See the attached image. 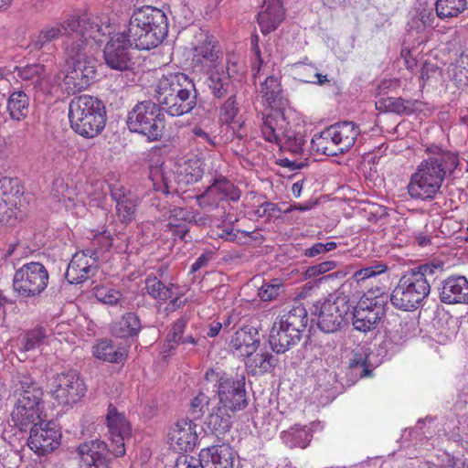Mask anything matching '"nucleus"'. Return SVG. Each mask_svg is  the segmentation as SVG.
Wrapping results in <instances>:
<instances>
[{"mask_svg":"<svg viewBox=\"0 0 468 468\" xmlns=\"http://www.w3.org/2000/svg\"><path fill=\"white\" fill-rule=\"evenodd\" d=\"M360 133L359 126L350 121L336 122L325 129V135L333 139L340 154L354 146Z\"/></svg>","mask_w":468,"mask_h":468,"instance_id":"nucleus-26","label":"nucleus"},{"mask_svg":"<svg viewBox=\"0 0 468 468\" xmlns=\"http://www.w3.org/2000/svg\"><path fill=\"white\" fill-rule=\"evenodd\" d=\"M199 457L203 468H234L236 452L228 443H221L202 449Z\"/></svg>","mask_w":468,"mask_h":468,"instance_id":"nucleus-24","label":"nucleus"},{"mask_svg":"<svg viewBox=\"0 0 468 468\" xmlns=\"http://www.w3.org/2000/svg\"><path fill=\"white\" fill-rule=\"evenodd\" d=\"M75 26H78V24L69 16L62 21L48 24L36 36L31 37L29 46L33 50H41L48 47L53 41L63 37L62 48L65 56L72 58L77 55L80 48L83 46L81 43H78L73 36L72 31H74Z\"/></svg>","mask_w":468,"mask_h":468,"instance_id":"nucleus-10","label":"nucleus"},{"mask_svg":"<svg viewBox=\"0 0 468 468\" xmlns=\"http://www.w3.org/2000/svg\"><path fill=\"white\" fill-rule=\"evenodd\" d=\"M239 112V104L237 101L236 95L230 94L228 99L220 106L219 117L220 120L228 124L231 125L233 130H237L238 133L242 129L244 122L238 117ZM244 135L238 133L237 137L241 139Z\"/></svg>","mask_w":468,"mask_h":468,"instance_id":"nucleus-37","label":"nucleus"},{"mask_svg":"<svg viewBox=\"0 0 468 468\" xmlns=\"http://www.w3.org/2000/svg\"><path fill=\"white\" fill-rule=\"evenodd\" d=\"M111 197L115 202V215L118 220L127 226L136 216L139 200L137 197L122 186L111 187Z\"/></svg>","mask_w":468,"mask_h":468,"instance_id":"nucleus-22","label":"nucleus"},{"mask_svg":"<svg viewBox=\"0 0 468 468\" xmlns=\"http://www.w3.org/2000/svg\"><path fill=\"white\" fill-rule=\"evenodd\" d=\"M16 77L23 81L26 87L34 90L51 92V82H46L45 66L41 64H30L24 67H16Z\"/></svg>","mask_w":468,"mask_h":468,"instance_id":"nucleus-28","label":"nucleus"},{"mask_svg":"<svg viewBox=\"0 0 468 468\" xmlns=\"http://www.w3.org/2000/svg\"><path fill=\"white\" fill-rule=\"evenodd\" d=\"M97 270L98 266L90 263L86 253H76L68 266L65 277L69 283L78 284L94 276Z\"/></svg>","mask_w":468,"mask_h":468,"instance_id":"nucleus-29","label":"nucleus"},{"mask_svg":"<svg viewBox=\"0 0 468 468\" xmlns=\"http://www.w3.org/2000/svg\"><path fill=\"white\" fill-rule=\"evenodd\" d=\"M452 79L459 87L468 85V55L462 56L454 65Z\"/></svg>","mask_w":468,"mask_h":468,"instance_id":"nucleus-57","label":"nucleus"},{"mask_svg":"<svg viewBox=\"0 0 468 468\" xmlns=\"http://www.w3.org/2000/svg\"><path fill=\"white\" fill-rule=\"evenodd\" d=\"M65 58L69 69L67 72L59 71L54 76L51 81L52 90L74 94L86 90L96 78V59L88 55V52H83V46L74 58Z\"/></svg>","mask_w":468,"mask_h":468,"instance_id":"nucleus-7","label":"nucleus"},{"mask_svg":"<svg viewBox=\"0 0 468 468\" xmlns=\"http://www.w3.org/2000/svg\"><path fill=\"white\" fill-rule=\"evenodd\" d=\"M282 291V282L275 279L268 283H264L258 290V295L264 302L271 301L276 298Z\"/></svg>","mask_w":468,"mask_h":468,"instance_id":"nucleus-58","label":"nucleus"},{"mask_svg":"<svg viewBox=\"0 0 468 468\" xmlns=\"http://www.w3.org/2000/svg\"><path fill=\"white\" fill-rule=\"evenodd\" d=\"M49 275L47 268L40 262L25 263L15 272L14 290L23 298H35L48 287Z\"/></svg>","mask_w":468,"mask_h":468,"instance_id":"nucleus-12","label":"nucleus"},{"mask_svg":"<svg viewBox=\"0 0 468 468\" xmlns=\"http://www.w3.org/2000/svg\"><path fill=\"white\" fill-rule=\"evenodd\" d=\"M133 46L125 32L114 34L103 48L105 64L112 69L124 71L132 69L129 48Z\"/></svg>","mask_w":468,"mask_h":468,"instance_id":"nucleus-18","label":"nucleus"},{"mask_svg":"<svg viewBox=\"0 0 468 468\" xmlns=\"http://www.w3.org/2000/svg\"><path fill=\"white\" fill-rule=\"evenodd\" d=\"M52 396L58 404L72 406L86 394L87 387L77 370L57 374L53 380Z\"/></svg>","mask_w":468,"mask_h":468,"instance_id":"nucleus-14","label":"nucleus"},{"mask_svg":"<svg viewBox=\"0 0 468 468\" xmlns=\"http://www.w3.org/2000/svg\"><path fill=\"white\" fill-rule=\"evenodd\" d=\"M311 144L313 149L325 155L336 156L340 154L336 149L337 146L333 143V139L327 138L325 135V130H324L319 135H315L312 139Z\"/></svg>","mask_w":468,"mask_h":468,"instance_id":"nucleus-53","label":"nucleus"},{"mask_svg":"<svg viewBox=\"0 0 468 468\" xmlns=\"http://www.w3.org/2000/svg\"><path fill=\"white\" fill-rule=\"evenodd\" d=\"M106 425L111 441L112 454L122 457L125 454V441L131 438V425L124 414L110 404L106 414Z\"/></svg>","mask_w":468,"mask_h":468,"instance_id":"nucleus-17","label":"nucleus"},{"mask_svg":"<svg viewBox=\"0 0 468 468\" xmlns=\"http://www.w3.org/2000/svg\"><path fill=\"white\" fill-rule=\"evenodd\" d=\"M260 345V335L256 327L244 325L237 330L229 341L232 353L240 357L252 356Z\"/></svg>","mask_w":468,"mask_h":468,"instance_id":"nucleus-27","label":"nucleus"},{"mask_svg":"<svg viewBox=\"0 0 468 468\" xmlns=\"http://www.w3.org/2000/svg\"><path fill=\"white\" fill-rule=\"evenodd\" d=\"M167 33L168 22L165 14L151 5H144L133 13L125 32L135 48L145 50L156 48Z\"/></svg>","mask_w":468,"mask_h":468,"instance_id":"nucleus-4","label":"nucleus"},{"mask_svg":"<svg viewBox=\"0 0 468 468\" xmlns=\"http://www.w3.org/2000/svg\"><path fill=\"white\" fill-rule=\"evenodd\" d=\"M336 267V262L334 261H326L319 264L310 266L306 270V275L308 277H316L324 274L329 271L334 270Z\"/></svg>","mask_w":468,"mask_h":468,"instance_id":"nucleus-63","label":"nucleus"},{"mask_svg":"<svg viewBox=\"0 0 468 468\" xmlns=\"http://www.w3.org/2000/svg\"><path fill=\"white\" fill-rule=\"evenodd\" d=\"M51 197L67 208L74 206V200L69 196V189L68 184L63 178H57L53 181Z\"/></svg>","mask_w":468,"mask_h":468,"instance_id":"nucleus-52","label":"nucleus"},{"mask_svg":"<svg viewBox=\"0 0 468 468\" xmlns=\"http://www.w3.org/2000/svg\"><path fill=\"white\" fill-rule=\"evenodd\" d=\"M301 339V336L289 332L274 322L269 335V343L271 349L277 354H283L292 346H295Z\"/></svg>","mask_w":468,"mask_h":468,"instance_id":"nucleus-34","label":"nucleus"},{"mask_svg":"<svg viewBox=\"0 0 468 468\" xmlns=\"http://www.w3.org/2000/svg\"><path fill=\"white\" fill-rule=\"evenodd\" d=\"M143 325L139 316L133 312H129L121 316L112 325V334L115 337L129 339L136 337Z\"/></svg>","mask_w":468,"mask_h":468,"instance_id":"nucleus-33","label":"nucleus"},{"mask_svg":"<svg viewBox=\"0 0 468 468\" xmlns=\"http://www.w3.org/2000/svg\"><path fill=\"white\" fill-rule=\"evenodd\" d=\"M69 17L78 24L74 27L72 33L78 43L83 45V52H87L90 40L100 42L102 37L111 35L113 28L109 15L105 13L85 14L81 16H70Z\"/></svg>","mask_w":468,"mask_h":468,"instance_id":"nucleus-13","label":"nucleus"},{"mask_svg":"<svg viewBox=\"0 0 468 468\" xmlns=\"http://www.w3.org/2000/svg\"><path fill=\"white\" fill-rule=\"evenodd\" d=\"M11 388L15 399L11 411L14 424L23 430L40 420L44 408V392L37 381L29 375L18 374L13 378Z\"/></svg>","mask_w":468,"mask_h":468,"instance_id":"nucleus-5","label":"nucleus"},{"mask_svg":"<svg viewBox=\"0 0 468 468\" xmlns=\"http://www.w3.org/2000/svg\"><path fill=\"white\" fill-rule=\"evenodd\" d=\"M337 247L335 241H329L326 243L317 242L314 244L312 247L307 248L303 251V255L308 258H314L324 254L325 252L331 251Z\"/></svg>","mask_w":468,"mask_h":468,"instance_id":"nucleus-61","label":"nucleus"},{"mask_svg":"<svg viewBox=\"0 0 468 468\" xmlns=\"http://www.w3.org/2000/svg\"><path fill=\"white\" fill-rule=\"evenodd\" d=\"M173 176L172 170L167 169L165 164L152 166L150 170V178L153 180L155 190L165 194L169 193Z\"/></svg>","mask_w":468,"mask_h":468,"instance_id":"nucleus-46","label":"nucleus"},{"mask_svg":"<svg viewBox=\"0 0 468 468\" xmlns=\"http://www.w3.org/2000/svg\"><path fill=\"white\" fill-rule=\"evenodd\" d=\"M222 201L223 199L221 198L218 191L210 192V185L206 188V190L202 194L197 196V205L204 208H217L218 207L220 202Z\"/></svg>","mask_w":468,"mask_h":468,"instance_id":"nucleus-56","label":"nucleus"},{"mask_svg":"<svg viewBox=\"0 0 468 468\" xmlns=\"http://www.w3.org/2000/svg\"><path fill=\"white\" fill-rule=\"evenodd\" d=\"M201 458L183 455L176 459L174 468H203Z\"/></svg>","mask_w":468,"mask_h":468,"instance_id":"nucleus-64","label":"nucleus"},{"mask_svg":"<svg viewBox=\"0 0 468 468\" xmlns=\"http://www.w3.org/2000/svg\"><path fill=\"white\" fill-rule=\"evenodd\" d=\"M47 337V330L37 326L26 332L21 340L22 350L30 351L39 347Z\"/></svg>","mask_w":468,"mask_h":468,"instance_id":"nucleus-50","label":"nucleus"},{"mask_svg":"<svg viewBox=\"0 0 468 468\" xmlns=\"http://www.w3.org/2000/svg\"><path fill=\"white\" fill-rule=\"evenodd\" d=\"M305 144V140L301 134L294 133H285L284 140L282 144H279L282 148H286L293 154H300L303 152V147Z\"/></svg>","mask_w":468,"mask_h":468,"instance_id":"nucleus-59","label":"nucleus"},{"mask_svg":"<svg viewBox=\"0 0 468 468\" xmlns=\"http://www.w3.org/2000/svg\"><path fill=\"white\" fill-rule=\"evenodd\" d=\"M426 156L410 177L407 190L412 199L431 201L441 193V186L460 165L459 155L436 144L425 147Z\"/></svg>","mask_w":468,"mask_h":468,"instance_id":"nucleus-1","label":"nucleus"},{"mask_svg":"<svg viewBox=\"0 0 468 468\" xmlns=\"http://www.w3.org/2000/svg\"><path fill=\"white\" fill-rule=\"evenodd\" d=\"M284 108L272 107L262 113L260 125L262 137L270 143L282 144L286 133L287 121Z\"/></svg>","mask_w":468,"mask_h":468,"instance_id":"nucleus-19","label":"nucleus"},{"mask_svg":"<svg viewBox=\"0 0 468 468\" xmlns=\"http://www.w3.org/2000/svg\"><path fill=\"white\" fill-rule=\"evenodd\" d=\"M421 103L418 100H405L401 97L380 98L376 102L379 112H388L399 115H410L420 110Z\"/></svg>","mask_w":468,"mask_h":468,"instance_id":"nucleus-32","label":"nucleus"},{"mask_svg":"<svg viewBox=\"0 0 468 468\" xmlns=\"http://www.w3.org/2000/svg\"><path fill=\"white\" fill-rule=\"evenodd\" d=\"M351 309L352 303L347 295L344 293L330 294L322 303H317L314 305L318 328L325 334L339 331L346 324Z\"/></svg>","mask_w":468,"mask_h":468,"instance_id":"nucleus-9","label":"nucleus"},{"mask_svg":"<svg viewBox=\"0 0 468 468\" xmlns=\"http://www.w3.org/2000/svg\"><path fill=\"white\" fill-rule=\"evenodd\" d=\"M368 354L367 349L359 347L352 352V357L349 360L348 374L356 378H362L371 374L372 370L367 364Z\"/></svg>","mask_w":468,"mask_h":468,"instance_id":"nucleus-45","label":"nucleus"},{"mask_svg":"<svg viewBox=\"0 0 468 468\" xmlns=\"http://www.w3.org/2000/svg\"><path fill=\"white\" fill-rule=\"evenodd\" d=\"M93 356L109 363H122L126 357L123 348H115L111 341L102 340L93 346Z\"/></svg>","mask_w":468,"mask_h":468,"instance_id":"nucleus-43","label":"nucleus"},{"mask_svg":"<svg viewBox=\"0 0 468 468\" xmlns=\"http://www.w3.org/2000/svg\"><path fill=\"white\" fill-rule=\"evenodd\" d=\"M217 395L219 404L229 410L240 411L247 408L245 378H233L223 374L217 380Z\"/></svg>","mask_w":468,"mask_h":468,"instance_id":"nucleus-15","label":"nucleus"},{"mask_svg":"<svg viewBox=\"0 0 468 468\" xmlns=\"http://www.w3.org/2000/svg\"><path fill=\"white\" fill-rule=\"evenodd\" d=\"M189 213L182 207H175L170 211L165 230L171 232L175 238L184 240L189 231Z\"/></svg>","mask_w":468,"mask_h":468,"instance_id":"nucleus-38","label":"nucleus"},{"mask_svg":"<svg viewBox=\"0 0 468 468\" xmlns=\"http://www.w3.org/2000/svg\"><path fill=\"white\" fill-rule=\"evenodd\" d=\"M160 106L151 101L137 103L127 117L131 132L140 133L154 142L159 140L165 129V121Z\"/></svg>","mask_w":468,"mask_h":468,"instance_id":"nucleus-8","label":"nucleus"},{"mask_svg":"<svg viewBox=\"0 0 468 468\" xmlns=\"http://www.w3.org/2000/svg\"><path fill=\"white\" fill-rule=\"evenodd\" d=\"M186 176L188 183L199 181L203 176V170L199 160H190L185 168Z\"/></svg>","mask_w":468,"mask_h":468,"instance_id":"nucleus-62","label":"nucleus"},{"mask_svg":"<svg viewBox=\"0 0 468 468\" xmlns=\"http://www.w3.org/2000/svg\"><path fill=\"white\" fill-rule=\"evenodd\" d=\"M442 271L440 264L426 263L403 274L390 294L393 306L403 311L418 309L431 292V282Z\"/></svg>","mask_w":468,"mask_h":468,"instance_id":"nucleus-3","label":"nucleus"},{"mask_svg":"<svg viewBox=\"0 0 468 468\" xmlns=\"http://www.w3.org/2000/svg\"><path fill=\"white\" fill-rule=\"evenodd\" d=\"M78 455L89 468H111L112 448L100 439L80 443L77 448Z\"/></svg>","mask_w":468,"mask_h":468,"instance_id":"nucleus-20","label":"nucleus"},{"mask_svg":"<svg viewBox=\"0 0 468 468\" xmlns=\"http://www.w3.org/2000/svg\"><path fill=\"white\" fill-rule=\"evenodd\" d=\"M283 18L281 0H264L261 10L258 15L261 31L266 35L274 31Z\"/></svg>","mask_w":468,"mask_h":468,"instance_id":"nucleus-31","label":"nucleus"},{"mask_svg":"<svg viewBox=\"0 0 468 468\" xmlns=\"http://www.w3.org/2000/svg\"><path fill=\"white\" fill-rule=\"evenodd\" d=\"M260 93L270 108H284L287 101L283 99L280 78L276 75L268 76L260 87Z\"/></svg>","mask_w":468,"mask_h":468,"instance_id":"nucleus-35","label":"nucleus"},{"mask_svg":"<svg viewBox=\"0 0 468 468\" xmlns=\"http://www.w3.org/2000/svg\"><path fill=\"white\" fill-rule=\"evenodd\" d=\"M218 191L225 200L236 202L240 198V190L221 174H216L210 183V192Z\"/></svg>","mask_w":468,"mask_h":468,"instance_id":"nucleus-42","label":"nucleus"},{"mask_svg":"<svg viewBox=\"0 0 468 468\" xmlns=\"http://www.w3.org/2000/svg\"><path fill=\"white\" fill-rule=\"evenodd\" d=\"M22 187L17 178L0 179V223H8L20 201Z\"/></svg>","mask_w":468,"mask_h":468,"instance_id":"nucleus-21","label":"nucleus"},{"mask_svg":"<svg viewBox=\"0 0 468 468\" xmlns=\"http://www.w3.org/2000/svg\"><path fill=\"white\" fill-rule=\"evenodd\" d=\"M388 296L364 294L356 305L352 304V324L356 330L363 333L373 331L384 319L387 313Z\"/></svg>","mask_w":468,"mask_h":468,"instance_id":"nucleus-11","label":"nucleus"},{"mask_svg":"<svg viewBox=\"0 0 468 468\" xmlns=\"http://www.w3.org/2000/svg\"><path fill=\"white\" fill-rule=\"evenodd\" d=\"M467 8V0H437L435 3L436 16L441 20L458 17Z\"/></svg>","mask_w":468,"mask_h":468,"instance_id":"nucleus-44","label":"nucleus"},{"mask_svg":"<svg viewBox=\"0 0 468 468\" xmlns=\"http://www.w3.org/2000/svg\"><path fill=\"white\" fill-rule=\"evenodd\" d=\"M235 412L236 411L229 410L218 403L208 414L206 424L212 431L224 433L230 429L232 425V416Z\"/></svg>","mask_w":468,"mask_h":468,"instance_id":"nucleus-39","label":"nucleus"},{"mask_svg":"<svg viewBox=\"0 0 468 468\" xmlns=\"http://www.w3.org/2000/svg\"><path fill=\"white\" fill-rule=\"evenodd\" d=\"M209 397L203 392H199L191 399L189 413L193 420H199L203 417L209 405Z\"/></svg>","mask_w":468,"mask_h":468,"instance_id":"nucleus-55","label":"nucleus"},{"mask_svg":"<svg viewBox=\"0 0 468 468\" xmlns=\"http://www.w3.org/2000/svg\"><path fill=\"white\" fill-rule=\"evenodd\" d=\"M439 298L446 304H468V280L461 275L443 280L439 287Z\"/></svg>","mask_w":468,"mask_h":468,"instance_id":"nucleus-25","label":"nucleus"},{"mask_svg":"<svg viewBox=\"0 0 468 468\" xmlns=\"http://www.w3.org/2000/svg\"><path fill=\"white\" fill-rule=\"evenodd\" d=\"M145 289L149 295L159 301H166L173 296V284L165 285L155 276H148Z\"/></svg>","mask_w":468,"mask_h":468,"instance_id":"nucleus-48","label":"nucleus"},{"mask_svg":"<svg viewBox=\"0 0 468 468\" xmlns=\"http://www.w3.org/2000/svg\"><path fill=\"white\" fill-rule=\"evenodd\" d=\"M154 98L162 111L173 117L190 112L197 105L193 80L183 72L164 74L156 82Z\"/></svg>","mask_w":468,"mask_h":468,"instance_id":"nucleus-2","label":"nucleus"},{"mask_svg":"<svg viewBox=\"0 0 468 468\" xmlns=\"http://www.w3.org/2000/svg\"><path fill=\"white\" fill-rule=\"evenodd\" d=\"M61 432L53 421L40 420L30 429L28 447L37 455L45 456L60 445Z\"/></svg>","mask_w":468,"mask_h":468,"instance_id":"nucleus-16","label":"nucleus"},{"mask_svg":"<svg viewBox=\"0 0 468 468\" xmlns=\"http://www.w3.org/2000/svg\"><path fill=\"white\" fill-rule=\"evenodd\" d=\"M388 270L386 264L383 263H375L370 266H367L356 271L354 274L355 278L359 282L362 280H366L376 275H379L384 273Z\"/></svg>","mask_w":468,"mask_h":468,"instance_id":"nucleus-60","label":"nucleus"},{"mask_svg":"<svg viewBox=\"0 0 468 468\" xmlns=\"http://www.w3.org/2000/svg\"><path fill=\"white\" fill-rule=\"evenodd\" d=\"M277 359L269 352H262L249 356L247 366L254 374L271 372L276 366Z\"/></svg>","mask_w":468,"mask_h":468,"instance_id":"nucleus-47","label":"nucleus"},{"mask_svg":"<svg viewBox=\"0 0 468 468\" xmlns=\"http://www.w3.org/2000/svg\"><path fill=\"white\" fill-rule=\"evenodd\" d=\"M207 73L208 76L206 83L213 97L221 99L230 93L232 83L229 73L224 70L223 67L220 69L217 67Z\"/></svg>","mask_w":468,"mask_h":468,"instance_id":"nucleus-36","label":"nucleus"},{"mask_svg":"<svg viewBox=\"0 0 468 468\" xmlns=\"http://www.w3.org/2000/svg\"><path fill=\"white\" fill-rule=\"evenodd\" d=\"M312 437L311 430L307 426L300 425H294L281 433L283 443L290 448L299 447L303 449L309 445Z\"/></svg>","mask_w":468,"mask_h":468,"instance_id":"nucleus-40","label":"nucleus"},{"mask_svg":"<svg viewBox=\"0 0 468 468\" xmlns=\"http://www.w3.org/2000/svg\"><path fill=\"white\" fill-rule=\"evenodd\" d=\"M93 292L96 299L104 304L121 305L124 301L122 293L119 290L109 286H95Z\"/></svg>","mask_w":468,"mask_h":468,"instance_id":"nucleus-51","label":"nucleus"},{"mask_svg":"<svg viewBox=\"0 0 468 468\" xmlns=\"http://www.w3.org/2000/svg\"><path fill=\"white\" fill-rule=\"evenodd\" d=\"M70 127L84 138H94L106 124V110L103 102L90 95L73 98L69 105Z\"/></svg>","mask_w":468,"mask_h":468,"instance_id":"nucleus-6","label":"nucleus"},{"mask_svg":"<svg viewBox=\"0 0 468 468\" xmlns=\"http://www.w3.org/2000/svg\"><path fill=\"white\" fill-rule=\"evenodd\" d=\"M188 318L181 316L172 325L170 332L167 335L166 344L164 346L165 352L170 351L176 346L180 345L184 335H186Z\"/></svg>","mask_w":468,"mask_h":468,"instance_id":"nucleus-49","label":"nucleus"},{"mask_svg":"<svg viewBox=\"0 0 468 468\" xmlns=\"http://www.w3.org/2000/svg\"><path fill=\"white\" fill-rule=\"evenodd\" d=\"M219 50L217 48L216 42L206 37L203 43L194 48L193 63L195 68L199 70L208 71L218 67Z\"/></svg>","mask_w":468,"mask_h":468,"instance_id":"nucleus-30","label":"nucleus"},{"mask_svg":"<svg viewBox=\"0 0 468 468\" xmlns=\"http://www.w3.org/2000/svg\"><path fill=\"white\" fill-rule=\"evenodd\" d=\"M29 97L23 90L14 91L8 98L7 110L11 119L22 121L29 113Z\"/></svg>","mask_w":468,"mask_h":468,"instance_id":"nucleus-41","label":"nucleus"},{"mask_svg":"<svg viewBox=\"0 0 468 468\" xmlns=\"http://www.w3.org/2000/svg\"><path fill=\"white\" fill-rule=\"evenodd\" d=\"M279 318L290 321L293 325H297L298 328H302L303 330H305L308 324L307 311L302 304L293 306L288 312L280 315Z\"/></svg>","mask_w":468,"mask_h":468,"instance_id":"nucleus-54","label":"nucleus"},{"mask_svg":"<svg viewBox=\"0 0 468 468\" xmlns=\"http://www.w3.org/2000/svg\"><path fill=\"white\" fill-rule=\"evenodd\" d=\"M197 424L193 420H178L169 432L171 445L178 452H191L197 441Z\"/></svg>","mask_w":468,"mask_h":468,"instance_id":"nucleus-23","label":"nucleus"}]
</instances>
